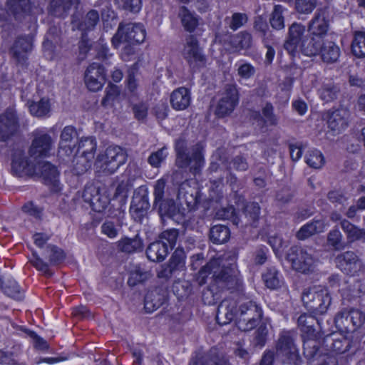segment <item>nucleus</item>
<instances>
[{
  "mask_svg": "<svg viewBox=\"0 0 365 365\" xmlns=\"http://www.w3.org/2000/svg\"><path fill=\"white\" fill-rule=\"evenodd\" d=\"M262 317L261 307L253 301L239 303L231 299L223 300L217 308L216 319L220 324L230 323L234 318L238 329L242 331H249L255 328Z\"/></svg>",
  "mask_w": 365,
  "mask_h": 365,
  "instance_id": "nucleus-1",
  "label": "nucleus"
},
{
  "mask_svg": "<svg viewBox=\"0 0 365 365\" xmlns=\"http://www.w3.org/2000/svg\"><path fill=\"white\" fill-rule=\"evenodd\" d=\"M212 274L214 286L220 289H232L238 287L240 280L235 271L230 267L220 266L219 259H211L197 273V282L202 286L207 282V278Z\"/></svg>",
  "mask_w": 365,
  "mask_h": 365,
  "instance_id": "nucleus-2",
  "label": "nucleus"
},
{
  "mask_svg": "<svg viewBox=\"0 0 365 365\" xmlns=\"http://www.w3.org/2000/svg\"><path fill=\"white\" fill-rule=\"evenodd\" d=\"M202 150L201 145L197 143L191 148L190 152L185 140L182 139L176 140V165L180 168H190V171L194 175L199 173L205 163Z\"/></svg>",
  "mask_w": 365,
  "mask_h": 365,
  "instance_id": "nucleus-3",
  "label": "nucleus"
},
{
  "mask_svg": "<svg viewBox=\"0 0 365 365\" xmlns=\"http://www.w3.org/2000/svg\"><path fill=\"white\" fill-rule=\"evenodd\" d=\"M128 159V153L120 146H109L99 153L95 162L96 173L103 175H111L124 165Z\"/></svg>",
  "mask_w": 365,
  "mask_h": 365,
  "instance_id": "nucleus-4",
  "label": "nucleus"
},
{
  "mask_svg": "<svg viewBox=\"0 0 365 365\" xmlns=\"http://www.w3.org/2000/svg\"><path fill=\"white\" fill-rule=\"evenodd\" d=\"M275 356L283 364L301 365L302 360L294 342V334L289 331H282L275 344Z\"/></svg>",
  "mask_w": 365,
  "mask_h": 365,
  "instance_id": "nucleus-5",
  "label": "nucleus"
},
{
  "mask_svg": "<svg viewBox=\"0 0 365 365\" xmlns=\"http://www.w3.org/2000/svg\"><path fill=\"white\" fill-rule=\"evenodd\" d=\"M302 300L304 307L316 314L327 312L331 304V297L327 288L313 286L304 289Z\"/></svg>",
  "mask_w": 365,
  "mask_h": 365,
  "instance_id": "nucleus-6",
  "label": "nucleus"
},
{
  "mask_svg": "<svg viewBox=\"0 0 365 365\" xmlns=\"http://www.w3.org/2000/svg\"><path fill=\"white\" fill-rule=\"evenodd\" d=\"M287 259L294 270L304 274L312 272L317 264V259L311 248L292 247L287 255Z\"/></svg>",
  "mask_w": 365,
  "mask_h": 365,
  "instance_id": "nucleus-7",
  "label": "nucleus"
},
{
  "mask_svg": "<svg viewBox=\"0 0 365 365\" xmlns=\"http://www.w3.org/2000/svg\"><path fill=\"white\" fill-rule=\"evenodd\" d=\"M145 38V29L141 24L120 23L115 34L111 39L112 45L118 48L121 43H140Z\"/></svg>",
  "mask_w": 365,
  "mask_h": 365,
  "instance_id": "nucleus-8",
  "label": "nucleus"
},
{
  "mask_svg": "<svg viewBox=\"0 0 365 365\" xmlns=\"http://www.w3.org/2000/svg\"><path fill=\"white\" fill-rule=\"evenodd\" d=\"M182 55L192 72H195L206 66V56L200 47L198 40L193 35H189L186 37Z\"/></svg>",
  "mask_w": 365,
  "mask_h": 365,
  "instance_id": "nucleus-9",
  "label": "nucleus"
},
{
  "mask_svg": "<svg viewBox=\"0 0 365 365\" xmlns=\"http://www.w3.org/2000/svg\"><path fill=\"white\" fill-rule=\"evenodd\" d=\"M41 255L48 262H44L36 252H34V257L30 259V262L38 271L50 277L52 275V272L49 269V266L61 262L64 258L63 252L56 246L48 245L45 249L42 250Z\"/></svg>",
  "mask_w": 365,
  "mask_h": 365,
  "instance_id": "nucleus-10",
  "label": "nucleus"
},
{
  "mask_svg": "<svg viewBox=\"0 0 365 365\" xmlns=\"http://www.w3.org/2000/svg\"><path fill=\"white\" fill-rule=\"evenodd\" d=\"M238 101L239 96L236 85L226 84L222 97L216 106L215 114L220 118L230 115L237 105Z\"/></svg>",
  "mask_w": 365,
  "mask_h": 365,
  "instance_id": "nucleus-11",
  "label": "nucleus"
},
{
  "mask_svg": "<svg viewBox=\"0 0 365 365\" xmlns=\"http://www.w3.org/2000/svg\"><path fill=\"white\" fill-rule=\"evenodd\" d=\"M331 18L327 7L317 10L313 18L308 23V31L312 35L323 40L330 27Z\"/></svg>",
  "mask_w": 365,
  "mask_h": 365,
  "instance_id": "nucleus-12",
  "label": "nucleus"
},
{
  "mask_svg": "<svg viewBox=\"0 0 365 365\" xmlns=\"http://www.w3.org/2000/svg\"><path fill=\"white\" fill-rule=\"evenodd\" d=\"M150 208L148 190L146 187L140 186L134 192L130 212L136 222H141Z\"/></svg>",
  "mask_w": 365,
  "mask_h": 365,
  "instance_id": "nucleus-13",
  "label": "nucleus"
},
{
  "mask_svg": "<svg viewBox=\"0 0 365 365\" xmlns=\"http://www.w3.org/2000/svg\"><path fill=\"white\" fill-rule=\"evenodd\" d=\"M11 171L14 175L24 177L35 174V165L29 160L24 150L14 149L11 156Z\"/></svg>",
  "mask_w": 365,
  "mask_h": 365,
  "instance_id": "nucleus-14",
  "label": "nucleus"
},
{
  "mask_svg": "<svg viewBox=\"0 0 365 365\" xmlns=\"http://www.w3.org/2000/svg\"><path fill=\"white\" fill-rule=\"evenodd\" d=\"M33 136L34 138L29 150L30 156L34 158L48 156L53 144L51 137L38 130L34 132Z\"/></svg>",
  "mask_w": 365,
  "mask_h": 365,
  "instance_id": "nucleus-15",
  "label": "nucleus"
},
{
  "mask_svg": "<svg viewBox=\"0 0 365 365\" xmlns=\"http://www.w3.org/2000/svg\"><path fill=\"white\" fill-rule=\"evenodd\" d=\"M82 197L85 202L90 205L92 210L97 212H103L110 203V199L105 193H101L94 185L86 186Z\"/></svg>",
  "mask_w": 365,
  "mask_h": 365,
  "instance_id": "nucleus-16",
  "label": "nucleus"
},
{
  "mask_svg": "<svg viewBox=\"0 0 365 365\" xmlns=\"http://www.w3.org/2000/svg\"><path fill=\"white\" fill-rule=\"evenodd\" d=\"M338 268L344 273L355 275L363 269V263L353 251H346L339 254L335 259Z\"/></svg>",
  "mask_w": 365,
  "mask_h": 365,
  "instance_id": "nucleus-17",
  "label": "nucleus"
},
{
  "mask_svg": "<svg viewBox=\"0 0 365 365\" xmlns=\"http://www.w3.org/2000/svg\"><path fill=\"white\" fill-rule=\"evenodd\" d=\"M306 27L301 23H293L288 29L287 39L284 43V49L292 56L298 52L299 46L307 37Z\"/></svg>",
  "mask_w": 365,
  "mask_h": 365,
  "instance_id": "nucleus-18",
  "label": "nucleus"
},
{
  "mask_svg": "<svg viewBox=\"0 0 365 365\" xmlns=\"http://www.w3.org/2000/svg\"><path fill=\"white\" fill-rule=\"evenodd\" d=\"M84 80L90 91L93 92L99 91L106 81L104 67L98 63L90 64L85 72Z\"/></svg>",
  "mask_w": 365,
  "mask_h": 365,
  "instance_id": "nucleus-19",
  "label": "nucleus"
},
{
  "mask_svg": "<svg viewBox=\"0 0 365 365\" xmlns=\"http://www.w3.org/2000/svg\"><path fill=\"white\" fill-rule=\"evenodd\" d=\"M352 342L341 334H331L327 335L322 340V346L325 350L336 354H343L349 351Z\"/></svg>",
  "mask_w": 365,
  "mask_h": 365,
  "instance_id": "nucleus-20",
  "label": "nucleus"
},
{
  "mask_svg": "<svg viewBox=\"0 0 365 365\" xmlns=\"http://www.w3.org/2000/svg\"><path fill=\"white\" fill-rule=\"evenodd\" d=\"M32 37L20 36L15 41L11 48L13 58L19 64H24L27 60V56L33 48Z\"/></svg>",
  "mask_w": 365,
  "mask_h": 365,
  "instance_id": "nucleus-21",
  "label": "nucleus"
},
{
  "mask_svg": "<svg viewBox=\"0 0 365 365\" xmlns=\"http://www.w3.org/2000/svg\"><path fill=\"white\" fill-rule=\"evenodd\" d=\"M19 128L16 113L7 110L0 115V140L6 141L12 136Z\"/></svg>",
  "mask_w": 365,
  "mask_h": 365,
  "instance_id": "nucleus-22",
  "label": "nucleus"
},
{
  "mask_svg": "<svg viewBox=\"0 0 365 365\" xmlns=\"http://www.w3.org/2000/svg\"><path fill=\"white\" fill-rule=\"evenodd\" d=\"M190 365H231L224 353L213 347L210 351L192 359Z\"/></svg>",
  "mask_w": 365,
  "mask_h": 365,
  "instance_id": "nucleus-23",
  "label": "nucleus"
},
{
  "mask_svg": "<svg viewBox=\"0 0 365 365\" xmlns=\"http://www.w3.org/2000/svg\"><path fill=\"white\" fill-rule=\"evenodd\" d=\"M178 197L180 202L186 205L187 210L191 211L196 208L199 202V191L185 181L180 185Z\"/></svg>",
  "mask_w": 365,
  "mask_h": 365,
  "instance_id": "nucleus-24",
  "label": "nucleus"
},
{
  "mask_svg": "<svg viewBox=\"0 0 365 365\" xmlns=\"http://www.w3.org/2000/svg\"><path fill=\"white\" fill-rule=\"evenodd\" d=\"M34 175L42 178L46 184H51L54 187L58 185L59 172L57 168L49 162L41 161L35 165Z\"/></svg>",
  "mask_w": 365,
  "mask_h": 365,
  "instance_id": "nucleus-25",
  "label": "nucleus"
},
{
  "mask_svg": "<svg viewBox=\"0 0 365 365\" xmlns=\"http://www.w3.org/2000/svg\"><path fill=\"white\" fill-rule=\"evenodd\" d=\"M77 143L78 135L75 128L66 126L60 136L59 153L64 152L65 155H71L76 150Z\"/></svg>",
  "mask_w": 365,
  "mask_h": 365,
  "instance_id": "nucleus-26",
  "label": "nucleus"
},
{
  "mask_svg": "<svg viewBox=\"0 0 365 365\" xmlns=\"http://www.w3.org/2000/svg\"><path fill=\"white\" fill-rule=\"evenodd\" d=\"M349 113L345 109H338L327 113L328 128L334 133L342 132L348 126Z\"/></svg>",
  "mask_w": 365,
  "mask_h": 365,
  "instance_id": "nucleus-27",
  "label": "nucleus"
},
{
  "mask_svg": "<svg viewBox=\"0 0 365 365\" xmlns=\"http://www.w3.org/2000/svg\"><path fill=\"white\" fill-rule=\"evenodd\" d=\"M168 291L163 287H155L148 292L145 297V309L148 312L158 309L165 303Z\"/></svg>",
  "mask_w": 365,
  "mask_h": 365,
  "instance_id": "nucleus-28",
  "label": "nucleus"
},
{
  "mask_svg": "<svg viewBox=\"0 0 365 365\" xmlns=\"http://www.w3.org/2000/svg\"><path fill=\"white\" fill-rule=\"evenodd\" d=\"M252 36L246 31L231 35L227 41L232 53H240L242 50L250 49L252 46Z\"/></svg>",
  "mask_w": 365,
  "mask_h": 365,
  "instance_id": "nucleus-29",
  "label": "nucleus"
},
{
  "mask_svg": "<svg viewBox=\"0 0 365 365\" xmlns=\"http://www.w3.org/2000/svg\"><path fill=\"white\" fill-rule=\"evenodd\" d=\"M327 226V223L324 218H314L312 222L303 225L297 232L296 236L297 239L303 240L316 234L323 232Z\"/></svg>",
  "mask_w": 365,
  "mask_h": 365,
  "instance_id": "nucleus-30",
  "label": "nucleus"
},
{
  "mask_svg": "<svg viewBox=\"0 0 365 365\" xmlns=\"http://www.w3.org/2000/svg\"><path fill=\"white\" fill-rule=\"evenodd\" d=\"M100 21L99 13L95 9H91L86 14L78 19L76 16H73L72 24L76 28L82 31H89L95 29Z\"/></svg>",
  "mask_w": 365,
  "mask_h": 365,
  "instance_id": "nucleus-31",
  "label": "nucleus"
},
{
  "mask_svg": "<svg viewBox=\"0 0 365 365\" xmlns=\"http://www.w3.org/2000/svg\"><path fill=\"white\" fill-rule=\"evenodd\" d=\"M79 0H52L50 3L49 13L55 16L64 18L72 8H76Z\"/></svg>",
  "mask_w": 365,
  "mask_h": 365,
  "instance_id": "nucleus-32",
  "label": "nucleus"
},
{
  "mask_svg": "<svg viewBox=\"0 0 365 365\" xmlns=\"http://www.w3.org/2000/svg\"><path fill=\"white\" fill-rule=\"evenodd\" d=\"M126 180H123L116 187L115 195H125L133 186V182L140 177V171L135 165H128L125 171Z\"/></svg>",
  "mask_w": 365,
  "mask_h": 365,
  "instance_id": "nucleus-33",
  "label": "nucleus"
},
{
  "mask_svg": "<svg viewBox=\"0 0 365 365\" xmlns=\"http://www.w3.org/2000/svg\"><path fill=\"white\" fill-rule=\"evenodd\" d=\"M169 247L164 241H155L150 243L146 249V255L152 262H162L167 257Z\"/></svg>",
  "mask_w": 365,
  "mask_h": 365,
  "instance_id": "nucleus-34",
  "label": "nucleus"
},
{
  "mask_svg": "<svg viewBox=\"0 0 365 365\" xmlns=\"http://www.w3.org/2000/svg\"><path fill=\"white\" fill-rule=\"evenodd\" d=\"M319 53L324 62L332 63L338 61L341 51L339 46L334 41H323Z\"/></svg>",
  "mask_w": 365,
  "mask_h": 365,
  "instance_id": "nucleus-35",
  "label": "nucleus"
},
{
  "mask_svg": "<svg viewBox=\"0 0 365 365\" xmlns=\"http://www.w3.org/2000/svg\"><path fill=\"white\" fill-rule=\"evenodd\" d=\"M190 92L184 87L175 90L170 96L171 106L177 110H182L187 108L190 103Z\"/></svg>",
  "mask_w": 365,
  "mask_h": 365,
  "instance_id": "nucleus-36",
  "label": "nucleus"
},
{
  "mask_svg": "<svg viewBox=\"0 0 365 365\" xmlns=\"http://www.w3.org/2000/svg\"><path fill=\"white\" fill-rule=\"evenodd\" d=\"M323 40L311 34L304 39L299 49L307 56H314L319 53Z\"/></svg>",
  "mask_w": 365,
  "mask_h": 365,
  "instance_id": "nucleus-37",
  "label": "nucleus"
},
{
  "mask_svg": "<svg viewBox=\"0 0 365 365\" xmlns=\"http://www.w3.org/2000/svg\"><path fill=\"white\" fill-rule=\"evenodd\" d=\"M143 247V241L138 235L133 238L123 237L117 242L118 250L126 254L140 252Z\"/></svg>",
  "mask_w": 365,
  "mask_h": 365,
  "instance_id": "nucleus-38",
  "label": "nucleus"
},
{
  "mask_svg": "<svg viewBox=\"0 0 365 365\" xmlns=\"http://www.w3.org/2000/svg\"><path fill=\"white\" fill-rule=\"evenodd\" d=\"M178 17L184 29L187 32H193L198 25V18L197 16L189 11L185 6L180 8Z\"/></svg>",
  "mask_w": 365,
  "mask_h": 365,
  "instance_id": "nucleus-39",
  "label": "nucleus"
},
{
  "mask_svg": "<svg viewBox=\"0 0 365 365\" xmlns=\"http://www.w3.org/2000/svg\"><path fill=\"white\" fill-rule=\"evenodd\" d=\"M341 227L346 235L349 241L352 242L357 240H365L364 229L359 228L346 220L341 221Z\"/></svg>",
  "mask_w": 365,
  "mask_h": 365,
  "instance_id": "nucleus-40",
  "label": "nucleus"
},
{
  "mask_svg": "<svg viewBox=\"0 0 365 365\" xmlns=\"http://www.w3.org/2000/svg\"><path fill=\"white\" fill-rule=\"evenodd\" d=\"M0 287L7 296L14 299L21 300L24 297L23 289L19 287L17 282L13 279H9L4 283L0 278Z\"/></svg>",
  "mask_w": 365,
  "mask_h": 365,
  "instance_id": "nucleus-41",
  "label": "nucleus"
},
{
  "mask_svg": "<svg viewBox=\"0 0 365 365\" xmlns=\"http://www.w3.org/2000/svg\"><path fill=\"white\" fill-rule=\"evenodd\" d=\"M29 103V108L31 114L38 118H42L48 115L51 111V103L48 98H42L36 102Z\"/></svg>",
  "mask_w": 365,
  "mask_h": 365,
  "instance_id": "nucleus-42",
  "label": "nucleus"
},
{
  "mask_svg": "<svg viewBox=\"0 0 365 365\" xmlns=\"http://www.w3.org/2000/svg\"><path fill=\"white\" fill-rule=\"evenodd\" d=\"M340 91L339 87L333 82H324L318 90L320 98L325 102H331L336 98Z\"/></svg>",
  "mask_w": 365,
  "mask_h": 365,
  "instance_id": "nucleus-43",
  "label": "nucleus"
},
{
  "mask_svg": "<svg viewBox=\"0 0 365 365\" xmlns=\"http://www.w3.org/2000/svg\"><path fill=\"white\" fill-rule=\"evenodd\" d=\"M230 237V230L225 225H217L210 230V239L215 244L226 242Z\"/></svg>",
  "mask_w": 365,
  "mask_h": 365,
  "instance_id": "nucleus-44",
  "label": "nucleus"
},
{
  "mask_svg": "<svg viewBox=\"0 0 365 365\" xmlns=\"http://www.w3.org/2000/svg\"><path fill=\"white\" fill-rule=\"evenodd\" d=\"M156 208L161 217L174 218L178 212V208L174 200L170 198L159 202Z\"/></svg>",
  "mask_w": 365,
  "mask_h": 365,
  "instance_id": "nucleus-45",
  "label": "nucleus"
},
{
  "mask_svg": "<svg viewBox=\"0 0 365 365\" xmlns=\"http://www.w3.org/2000/svg\"><path fill=\"white\" fill-rule=\"evenodd\" d=\"M327 243L334 250H341L345 247V242L341 232L337 228L330 230L327 237Z\"/></svg>",
  "mask_w": 365,
  "mask_h": 365,
  "instance_id": "nucleus-46",
  "label": "nucleus"
},
{
  "mask_svg": "<svg viewBox=\"0 0 365 365\" xmlns=\"http://www.w3.org/2000/svg\"><path fill=\"white\" fill-rule=\"evenodd\" d=\"M263 278L266 286L269 289H277L282 284L281 275L274 267L267 269L263 275Z\"/></svg>",
  "mask_w": 365,
  "mask_h": 365,
  "instance_id": "nucleus-47",
  "label": "nucleus"
},
{
  "mask_svg": "<svg viewBox=\"0 0 365 365\" xmlns=\"http://www.w3.org/2000/svg\"><path fill=\"white\" fill-rule=\"evenodd\" d=\"M351 51L357 58L365 57V31H356L351 43Z\"/></svg>",
  "mask_w": 365,
  "mask_h": 365,
  "instance_id": "nucleus-48",
  "label": "nucleus"
},
{
  "mask_svg": "<svg viewBox=\"0 0 365 365\" xmlns=\"http://www.w3.org/2000/svg\"><path fill=\"white\" fill-rule=\"evenodd\" d=\"M260 212V207L257 202H249L245 207V225H255L258 220Z\"/></svg>",
  "mask_w": 365,
  "mask_h": 365,
  "instance_id": "nucleus-49",
  "label": "nucleus"
},
{
  "mask_svg": "<svg viewBox=\"0 0 365 365\" xmlns=\"http://www.w3.org/2000/svg\"><path fill=\"white\" fill-rule=\"evenodd\" d=\"M317 323V319L311 315L302 314L298 319V325L301 331L308 336H312L315 332L314 326Z\"/></svg>",
  "mask_w": 365,
  "mask_h": 365,
  "instance_id": "nucleus-50",
  "label": "nucleus"
},
{
  "mask_svg": "<svg viewBox=\"0 0 365 365\" xmlns=\"http://www.w3.org/2000/svg\"><path fill=\"white\" fill-rule=\"evenodd\" d=\"M309 365H337L338 361L335 356L328 354H319L315 351L310 355L309 359Z\"/></svg>",
  "mask_w": 365,
  "mask_h": 365,
  "instance_id": "nucleus-51",
  "label": "nucleus"
},
{
  "mask_svg": "<svg viewBox=\"0 0 365 365\" xmlns=\"http://www.w3.org/2000/svg\"><path fill=\"white\" fill-rule=\"evenodd\" d=\"M96 150V142L92 139L86 138L79 143L76 151L81 153V155L88 158V159L93 160Z\"/></svg>",
  "mask_w": 365,
  "mask_h": 365,
  "instance_id": "nucleus-52",
  "label": "nucleus"
},
{
  "mask_svg": "<svg viewBox=\"0 0 365 365\" xmlns=\"http://www.w3.org/2000/svg\"><path fill=\"white\" fill-rule=\"evenodd\" d=\"M7 6L16 19L29 10L28 0H7Z\"/></svg>",
  "mask_w": 365,
  "mask_h": 365,
  "instance_id": "nucleus-53",
  "label": "nucleus"
},
{
  "mask_svg": "<svg viewBox=\"0 0 365 365\" xmlns=\"http://www.w3.org/2000/svg\"><path fill=\"white\" fill-rule=\"evenodd\" d=\"M150 272L143 270L140 267H136L135 270L130 272L128 280V284L130 287H135L137 284L146 281L150 278Z\"/></svg>",
  "mask_w": 365,
  "mask_h": 365,
  "instance_id": "nucleus-54",
  "label": "nucleus"
},
{
  "mask_svg": "<svg viewBox=\"0 0 365 365\" xmlns=\"http://www.w3.org/2000/svg\"><path fill=\"white\" fill-rule=\"evenodd\" d=\"M318 0H294V9L300 14H310L317 6Z\"/></svg>",
  "mask_w": 365,
  "mask_h": 365,
  "instance_id": "nucleus-55",
  "label": "nucleus"
},
{
  "mask_svg": "<svg viewBox=\"0 0 365 365\" xmlns=\"http://www.w3.org/2000/svg\"><path fill=\"white\" fill-rule=\"evenodd\" d=\"M283 6L275 5L269 20L272 27L274 29L280 30L284 28V19L282 15Z\"/></svg>",
  "mask_w": 365,
  "mask_h": 365,
  "instance_id": "nucleus-56",
  "label": "nucleus"
},
{
  "mask_svg": "<svg viewBox=\"0 0 365 365\" xmlns=\"http://www.w3.org/2000/svg\"><path fill=\"white\" fill-rule=\"evenodd\" d=\"M216 215L219 219L231 220L232 223L237 226H238L240 223H243V221L236 215L235 210L233 206H228L219 210Z\"/></svg>",
  "mask_w": 365,
  "mask_h": 365,
  "instance_id": "nucleus-57",
  "label": "nucleus"
},
{
  "mask_svg": "<svg viewBox=\"0 0 365 365\" xmlns=\"http://www.w3.org/2000/svg\"><path fill=\"white\" fill-rule=\"evenodd\" d=\"M185 255L182 250L177 249L172 255L168 265L174 270L179 271L185 267Z\"/></svg>",
  "mask_w": 365,
  "mask_h": 365,
  "instance_id": "nucleus-58",
  "label": "nucleus"
},
{
  "mask_svg": "<svg viewBox=\"0 0 365 365\" xmlns=\"http://www.w3.org/2000/svg\"><path fill=\"white\" fill-rule=\"evenodd\" d=\"M92 160L83 155L76 156L73 160V170L75 173L76 175H81L86 172L91 168Z\"/></svg>",
  "mask_w": 365,
  "mask_h": 365,
  "instance_id": "nucleus-59",
  "label": "nucleus"
},
{
  "mask_svg": "<svg viewBox=\"0 0 365 365\" xmlns=\"http://www.w3.org/2000/svg\"><path fill=\"white\" fill-rule=\"evenodd\" d=\"M138 68L136 64L133 65L128 70V74L126 77L127 88L128 91L133 93H135L138 86Z\"/></svg>",
  "mask_w": 365,
  "mask_h": 365,
  "instance_id": "nucleus-60",
  "label": "nucleus"
},
{
  "mask_svg": "<svg viewBox=\"0 0 365 365\" xmlns=\"http://www.w3.org/2000/svg\"><path fill=\"white\" fill-rule=\"evenodd\" d=\"M173 292L178 298L187 297L192 292V286L188 281H178L173 286Z\"/></svg>",
  "mask_w": 365,
  "mask_h": 365,
  "instance_id": "nucleus-61",
  "label": "nucleus"
},
{
  "mask_svg": "<svg viewBox=\"0 0 365 365\" xmlns=\"http://www.w3.org/2000/svg\"><path fill=\"white\" fill-rule=\"evenodd\" d=\"M106 95L102 99V106L106 107L110 105L120 94V89L118 86L109 83L106 88Z\"/></svg>",
  "mask_w": 365,
  "mask_h": 365,
  "instance_id": "nucleus-62",
  "label": "nucleus"
},
{
  "mask_svg": "<svg viewBox=\"0 0 365 365\" xmlns=\"http://www.w3.org/2000/svg\"><path fill=\"white\" fill-rule=\"evenodd\" d=\"M115 3L123 10L138 13L141 9V0H114Z\"/></svg>",
  "mask_w": 365,
  "mask_h": 365,
  "instance_id": "nucleus-63",
  "label": "nucleus"
},
{
  "mask_svg": "<svg viewBox=\"0 0 365 365\" xmlns=\"http://www.w3.org/2000/svg\"><path fill=\"white\" fill-rule=\"evenodd\" d=\"M306 162L310 167L319 169L324 164V158L320 151L314 150L309 152Z\"/></svg>",
  "mask_w": 365,
  "mask_h": 365,
  "instance_id": "nucleus-64",
  "label": "nucleus"
}]
</instances>
